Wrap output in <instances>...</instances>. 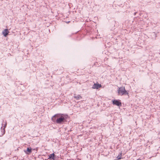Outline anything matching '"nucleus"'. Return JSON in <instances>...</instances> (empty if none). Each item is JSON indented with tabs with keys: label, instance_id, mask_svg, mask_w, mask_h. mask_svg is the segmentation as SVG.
I'll return each mask as SVG.
<instances>
[{
	"label": "nucleus",
	"instance_id": "12",
	"mask_svg": "<svg viewBox=\"0 0 160 160\" xmlns=\"http://www.w3.org/2000/svg\"><path fill=\"white\" fill-rule=\"evenodd\" d=\"M137 160H141V159H137Z\"/></svg>",
	"mask_w": 160,
	"mask_h": 160
},
{
	"label": "nucleus",
	"instance_id": "7",
	"mask_svg": "<svg viewBox=\"0 0 160 160\" xmlns=\"http://www.w3.org/2000/svg\"><path fill=\"white\" fill-rule=\"evenodd\" d=\"M54 153H52V154H50L49 155V158H48V159H53L54 158Z\"/></svg>",
	"mask_w": 160,
	"mask_h": 160
},
{
	"label": "nucleus",
	"instance_id": "1",
	"mask_svg": "<svg viewBox=\"0 0 160 160\" xmlns=\"http://www.w3.org/2000/svg\"><path fill=\"white\" fill-rule=\"evenodd\" d=\"M68 115L62 114H58L55 115L52 118V120L53 122L58 124H62L66 121L68 118Z\"/></svg>",
	"mask_w": 160,
	"mask_h": 160
},
{
	"label": "nucleus",
	"instance_id": "9",
	"mask_svg": "<svg viewBox=\"0 0 160 160\" xmlns=\"http://www.w3.org/2000/svg\"><path fill=\"white\" fill-rule=\"evenodd\" d=\"M1 132L2 133V135H3L5 133V128H3V127H2L1 128Z\"/></svg>",
	"mask_w": 160,
	"mask_h": 160
},
{
	"label": "nucleus",
	"instance_id": "2",
	"mask_svg": "<svg viewBox=\"0 0 160 160\" xmlns=\"http://www.w3.org/2000/svg\"><path fill=\"white\" fill-rule=\"evenodd\" d=\"M118 94L119 95H128V92L125 90L124 87H121L119 88L118 89Z\"/></svg>",
	"mask_w": 160,
	"mask_h": 160
},
{
	"label": "nucleus",
	"instance_id": "3",
	"mask_svg": "<svg viewBox=\"0 0 160 160\" xmlns=\"http://www.w3.org/2000/svg\"><path fill=\"white\" fill-rule=\"evenodd\" d=\"M112 102L113 105L118 106H120L122 105L121 102L119 100H114L112 101Z\"/></svg>",
	"mask_w": 160,
	"mask_h": 160
},
{
	"label": "nucleus",
	"instance_id": "4",
	"mask_svg": "<svg viewBox=\"0 0 160 160\" xmlns=\"http://www.w3.org/2000/svg\"><path fill=\"white\" fill-rule=\"evenodd\" d=\"M101 85L98 83H95L92 87L93 89H98L101 87Z\"/></svg>",
	"mask_w": 160,
	"mask_h": 160
},
{
	"label": "nucleus",
	"instance_id": "8",
	"mask_svg": "<svg viewBox=\"0 0 160 160\" xmlns=\"http://www.w3.org/2000/svg\"><path fill=\"white\" fill-rule=\"evenodd\" d=\"M82 98V97L79 95H78L77 96H74V98L76 99L77 100L80 99Z\"/></svg>",
	"mask_w": 160,
	"mask_h": 160
},
{
	"label": "nucleus",
	"instance_id": "5",
	"mask_svg": "<svg viewBox=\"0 0 160 160\" xmlns=\"http://www.w3.org/2000/svg\"><path fill=\"white\" fill-rule=\"evenodd\" d=\"M9 33V31L7 29H4L2 32V34L5 37H6Z\"/></svg>",
	"mask_w": 160,
	"mask_h": 160
},
{
	"label": "nucleus",
	"instance_id": "6",
	"mask_svg": "<svg viewBox=\"0 0 160 160\" xmlns=\"http://www.w3.org/2000/svg\"><path fill=\"white\" fill-rule=\"evenodd\" d=\"M24 152L26 154H28L32 152V149L31 148H27V151H24Z\"/></svg>",
	"mask_w": 160,
	"mask_h": 160
},
{
	"label": "nucleus",
	"instance_id": "11",
	"mask_svg": "<svg viewBox=\"0 0 160 160\" xmlns=\"http://www.w3.org/2000/svg\"><path fill=\"white\" fill-rule=\"evenodd\" d=\"M7 124V122H5V123L4 125V126H3V128H6V127Z\"/></svg>",
	"mask_w": 160,
	"mask_h": 160
},
{
	"label": "nucleus",
	"instance_id": "10",
	"mask_svg": "<svg viewBox=\"0 0 160 160\" xmlns=\"http://www.w3.org/2000/svg\"><path fill=\"white\" fill-rule=\"evenodd\" d=\"M120 155H118L117 157V158L118 160H120L121 159L122 157V153H120Z\"/></svg>",
	"mask_w": 160,
	"mask_h": 160
}]
</instances>
